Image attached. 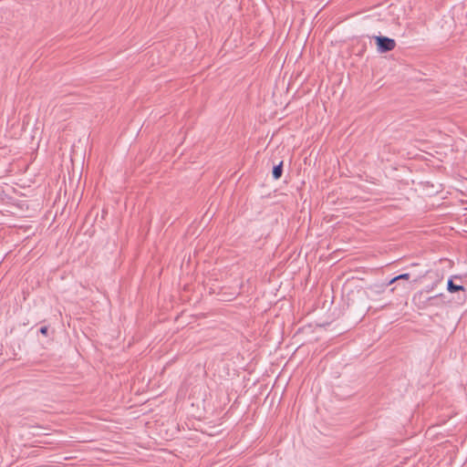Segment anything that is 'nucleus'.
<instances>
[{"label": "nucleus", "mask_w": 467, "mask_h": 467, "mask_svg": "<svg viewBox=\"0 0 467 467\" xmlns=\"http://www.w3.org/2000/svg\"><path fill=\"white\" fill-rule=\"evenodd\" d=\"M375 40L378 47V51L380 53L391 51L396 47L395 40L387 36H375Z\"/></svg>", "instance_id": "obj_1"}, {"label": "nucleus", "mask_w": 467, "mask_h": 467, "mask_svg": "<svg viewBox=\"0 0 467 467\" xmlns=\"http://www.w3.org/2000/svg\"><path fill=\"white\" fill-rule=\"evenodd\" d=\"M447 289L450 293H456L459 291H464V287L461 285H455L451 279H449L447 284Z\"/></svg>", "instance_id": "obj_2"}, {"label": "nucleus", "mask_w": 467, "mask_h": 467, "mask_svg": "<svg viewBox=\"0 0 467 467\" xmlns=\"http://www.w3.org/2000/svg\"><path fill=\"white\" fill-rule=\"evenodd\" d=\"M283 173V161H280L279 164L274 166L273 168V177L275 180H278Z\"/></svg>", "instance_id": "obj_3"}, {"label": "nucleus", "mask_w": 467, "mask_h": 467, "mask_svg": "<svg viewBox=\"0 0 467 467\" xmlns=\"http://www.w3.org/2000/svg\"><path fill=\"white\" fill-rule=\"evenodd\" d=\"M410 275L409 273H406V274H401L400 275H397L395 276L394 278H392L390 281H389V284H393L395 283L396 281L398 280H401V279H406L408 280L410 278Z\"/></svg>", "instance_id": "obj_4"}, {"label": "nucleus", "mask_w": 467, "mask_h": 467, "mask_svg": "<svg viewBox=\"0 0 467 467\" xmlns=\"http://www.w3.org/2000/svg\"><path fill=\"white\" fill-rule=\"evenodd\" d=\"M47 331H48L47 327H40V329H39V332H40L42 335H45V336H47Z\"/></svg>", "instance_id": "obj_5"}, {"label": "nucleus", "mask_w": 467, "mask_h": 467, "mask_svg": "<svg viewBox=\"0 0 467 467\" xmlns=\"http://www.w3.org/2000/svg\"><path fill=\"white\" fill-rule=\"evenodd\" d=\"M444 464L448 465V464H452V462H451V455L450 456V461L448 462H445Z\"/></svg>", "instance_id": "obj_6"}]
</instances>
